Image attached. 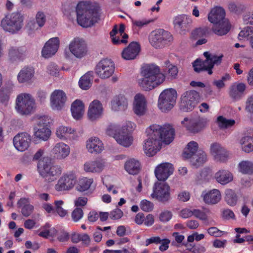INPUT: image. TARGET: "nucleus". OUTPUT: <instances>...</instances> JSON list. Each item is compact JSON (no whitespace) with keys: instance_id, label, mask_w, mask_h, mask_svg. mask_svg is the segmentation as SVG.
Instances as JSON below:
<instances>
[{"instance_id":"obj_50","label":"nucleus","mask_w":253,"mask_h":253,"mask_svg":"<svg viewBox=\"0 0 253 253\" xmlns=\"http://www.w3.org/2000/svg\"><path fill=\"white\" fill-rule=\"evenodd\" d=\"M225 200L229 205L233 206L237 203V196L232 190L228 189L225 191Z\"/></svg>"},{"instance_id":"obj_24","label":"nucleus","mask_w":253,"mask_h":253,"mask_svg":"<svg viewBox=\"0 0 253 253\" xmlns=\"http://www.w3.org/2000/svg\"><path fill=\"white\" fill-rule=\"evenodd\" d=\"M140 49V45L138 42H131L123 50L122 56L126 60L134 59L138 55Z\"/></svg>"},{"instance_id":"obj_60","label":"nucleus","mask_w":253,"mask_h":253,"mask_svg":"<svg viewBox=\"0 0 253 253\" xmlns=\"http://www.w3.org/2000/svg\"><path fill=\"white\" fill-rule=\"evenodd\" d=\"M47 70L48 73L53 76H57L60 71V68L53 63H51L48 65Z\"/></svg>"},{"instance_id":"obj_4","label":"nucleus","mask_w":253,"mask_h":253,"mask_svg":"<svg viewBox=\"0 0 253 253\" xmlns=\"http://www.w3.org/2000/svg\"><path fill=\"white\" fill-rule=\"evenodd\" d=\"M198 149V143L194 141H190L187 145L182 153V156L186 159H190L191 164L196 167H200L207 161V155L205 152Z\"/></svg>"},{"instance_id":"obj_9","label":"nucleus","mask_w":253,"mask_h":253,"mask_svg":"<svg viewBox=\"0 0 253 253\" xmlns=\"http://www.w3.org/2000/svg\"><path fill=\"white\" fill-rule=\"evenodd\" d=\"M177 98L176 91L173 88L166 89L162 91L158 99V107L163 112L171 109Z\"/></svg>"},{"instance_id":"obj_8","label":"nucleus","mask_w":253,"mask_h":253,"mask_svg":"<svg viewBox=\"0 0 253 253\" xmlns=\"http://www.w3.org/2000/svg\"><path fill=\"white\" fill-rule=\"evenodd\" d=\"M35 105V100L28 93H21L16 98L15 109L21 115L31 114Z\"/></svg>"},{"instance_id":"obj_2","label":"nucleus","mask_w":253,"mask_h":253,"mask_svg":"<svg viewBox=\"0 0 253 253\" xmlns=\"http://www.w3.org/2000/svg\"><path fill=\"white\" fill-rule=\"evenodd\" d=\"M99 3L90 1L79 2L76 8L77 23L83 28L93 26L100 19Z\"/></svg>"},{"instance_id":"obj_40","label":"nucleus","mask_w":253,"mask_h":253,"mask_svg":"<svg viewBox=\"0 0 253 253\" xmlns=\"http://www.w3.org/2000/svg\"><path fill=\"white\" fill-rule=\"evenodd\" d=\"M215 25L212 28V30L215 34L218 36L225 35L230 31V26L228 21L224 22L223 23H221V25L219 24Z\"/></svg>"},{"instance_id":"obj_52","label":"nucleus","mask_w":253,"mask_h":253,"mask_svg":"<svg viewBox=\"0 0 253 253\" xmlns=\"http://www.w3.org/2000/svg\"><path fill=\"white\" fill-rule=\"evenodd\" d=\"M74 132V130L71 127H67L65 126H60L56 130V135L60 139L66 138L67 134H71Z\"/></svg>"},{"instance_id":"obj_22","label":"nucleus","mask_w":253,"mask_h":253,"mask_svg":"<svg viewBox=\"0 0 253 253\" xmlns=\"http://www.w3.org/2000/svg\"><path fill=\"white\" fill-rule=\"evenodd\" d=\"M133 110L134 113L138 116L145 115L147 111V102L143 95L140 93L135 95Z\"/></svg>"},{"instance_id":"obj_55","label":"nucleus","mask_w":253,"mask_h":253,"mask_svg":"<svg viewBox=\"0 0 253 253\" xmlns=\"http://www.w3.org/2000/svg\"><path fill=\"white\" fill-rule=\"evenodd\" d=\"M84 215L83 210L80 208H76L72 212L71 217L74 222H78Z\"/></svg>"},{"instance_id":"obj_43","label":"nucleus","mask_w":253,"mask_h":253,"mask_svg":"<svg viewBox=\"0 0 253 253\" xmlns=\"http://www.w3.org/2000/svg\"><path fill=\"white\" fill-rule=\"evenodd\" d=\"M211 29L208 27L197 28L191 33V37L194 39H197L203 37H206L210 34Z\"/></svg>"},{"instance_id":"obj_23","label":"nucleus","mask_w":253,"mask_h":253,"mask_svg":"<svg viewBox=\"0 0 253 253\" xmlns=\"http://www.w3.org/2000/svg\"><path fill=\"white\" fill-rule=\"evenodd\" d=\"M192 19L191 17L185 14L178 15L173 20L174 27L181 32H187L190 29Z\"/></svg>"},{"instance_id":"obj_47","label":"nucleus","mask_w":253,"mask_h":253,"mask_svg":"<svg viewBox=\"0 0 253 253\" xmlns=\"http://www.w3.org/2000/svg\"><path fill=\"white\" fill-rule=\"evenodd\" d=\"M161 32L160 36V48L167 44L168 42H170L172 40V37L170 33L163 29H159Z\"/></svg>"},{"instance_id":"obj_42","label":"nucleus","mask_w":253,"mask_h":253,"mask_svg":"<svg viewBox=\"0 0 253 253\" xmlns=\"http://www.w3.org/2000/svg\"><path fill=\"white\" fill-rule=\"evenodd\" d=\"M93 182L92 178L83 177L79 179L76 189L80 192H84L88 190Z\"/></svg>"},{"instance_id":"obj_18","label":"nucleus","mask_w":253,"mask_h":253,"mask_svg":"<svg viewBox=\"0 0 253 253\" xmlns=\"http://www.w3.org/2000/svg\"><path fill=\"white\" fill-rule=\"evenodd\" d=\"M69 49L71 52L78 58H82L85 55L87 48L84 42L75 38L69 44Z\"/></svg>"},{"instance_id":"obj_10","label":"nucleus","mask_w":253,"mask_h":253,"mask_svg":"<svg viewBox=\"0 0 253 253\" xmlns=\"http://www.w3.org/2000/svg\"><path fill=\"white\" fill-rule=\"evenodd\" d=\"M51 119L47 116H40L38 118L37 126L34 127V135L39 139L46 141L51 135L49 125Z\"/></svg>"},{"instance_id":"obj_15","label":"nucleus","mask_w":253,"mask_h":253,"mask_svg":"<svg viewBox=\"0 0 253 253\" xmlns=\"http://www.w3.org/2000/svg\"><path fill=\"white\" fill-rule=\"evenodd\" d=\"M77 177L73 172L64 174L55 185V189L58 192L72 189L77 182Z\"/></svg>"},{"instance_id":"obj_46","label":"nucleus","mask_w":253,"mask_h":253,"mask_svg":"<svg viewBox=\"0 0 253 253\" xmlns=\"http://www.w3.org/2000/svg\"><path fill=\"white\" fill-rule=\"evenodd\" d=\"M217 122L219 126L221 128H227L234 126L235 121L233 119H227L222 116H220L217 118Z\"/></svg>"},{"instance_id":"obj_3","label":"nucleus","mask_w":253,"mask_h":253,"mask_svg":"<svg viewBox=\"0 0 253 253\" xmlns=\"http://www.w3.org/2000/svg\"><path fill=\"white\" fill-rule=\"evenodd\" d=\"M142 78L138 80L139 86L145 91L152 90L163 83L165 76L161 72L159 66L149 64L144 66L141 72Z\"/></svg>"},{"instance_id":"obj_34","label":"nucleus","mask_w":253,"mask_h":253,"mask_svg":"<svg viewBox=\"0 0 253 253\" xmlns=\"http://www.w3.org/2000/svg\"><path fill=\"white\" fill-rule=\"evenodd\" d=\"M204 201L208 204H215L221 199L220 191L217 189H213L208 193L202 194Z\"/></svg>"},{"instance_id":"obj_21","label":"nucleus","mask_w":253,"mask_h":253,"mask_svg":"<svg viewBox=\"0 0 253 253\" xmlns=\"http://www.w3.org/2000/svg\"><path fill=\"white\" fill-rule=\"evenodd\" d=\"M225 10L220 6H216L212 8L208 15V19L210 22L214 24H219L227 21L225 19Z\"/></svg>"},{"instance_id":"obj_33","label":"nucleus","mask_w":253,"mask_h":253,"mask_svg":"<svg viewBox=\"0 0 253 253\" xmlns=\"http://www.w3.org/2000/svg\"><path fill=\"white\" fill-rule=\"evenodd\" d=\"M35 71L33 68L25 67L21 70L18 76L17 79L19 83H29L34 77Z\"/></svg>"},{"instance_id":"obj_38","label":"nucleus","mask_w":253,"mask_h":253,"mask_svg":"<svg viewBox=\"0 0 253 253\" xmlns=\"http://www.w3.org/2000/svg\"><path fill=\"white\" fill-rule=\"evenodd\" d=\"M215 178L218 183L225 185L233 180V175L228 170H220L215 173Z\"/></svg>"},{"instance_id":"obj_5","label":"nucleus","mask_w":253,"mask_h":253,"mask_svg":"<svg viewBox=\"0 0 253 253\" xmlns=\"http://www.w3.org/2000/svg\"><path fill=\"white\" fill-rule=\"evenodd\" d=\"M129 130L126 126H123L121 128L119 126L115 124L109 125L106 130V133L112 136L117 143L125 147H129L133 141L132 137L128 134Z\"/></svg>"},{"instance_id":"obj_29","label":"nucleus","mask_w":253,"mask_h":253,"mask_svg":"<svg viewBox=\"0 0 253 253\" xmlns=\"http://www.w3.org/2000/svg\"><path fill=\"white\" fill-rule=\"evenodd\" d=\"M104 162L101 159L86 162L84 165V169L86 172H100L104 167Z\"/></svg>"},{"instance_id":"obj_45","label":"nucleus","mask_w":253,"mask_h":253,"mask_svg":"<svg viewBox=\"0 0 253 253\" xmlns=\"http://www.w3.org/2000/svg\"><path fill=\"white\" fill-rule=\"evenodd\" d=\"M161 32L159 29L152 32L149 36V40L151 44L154 47L160 48V36Z\"/></svg>"},{"instance_id":"obj_6","label":"nucleus","mask_w":253,"mask_h":253,"mask_svg":"<svg viewBox=\"0 0 253 253\" xmlns=\"http://www.w3.org/2000/svg\"><path fill=\"white\" fill-rule=\"evenodd\" d=\"M23 16L19 12L6 15L1 20L0 25L4 31L14 34L19 31L23 25Z\"/></svg>"},{"instance_id":"obj_25","label":"nucleus","mask_w":253,"mask_h":253,"mask_svg":"<svg viewBox=\"0 0 253 253\" xmlns=\"http://www.w3.org/2000/svg\"><path fill=\"white\" fill-rule=\"evenodd\" d=\"M25 52L24 47H11L8 50V59L12 63L22 61L25 58Z\"/></svg>"},{"instance_id":"obj_13","label":"nucleus","mask_w":253,"mask_h":253,"mask_svg":"<svg viewBox=\"0 0 253 253\" xmlns=\"http://www.w3.org/2000/svg\"><path fill=\"white\" fill-rule=\"evenodd\" d=\"M151 197L163 203L168 202L170 198L169 186L164 182L155 183Z\"/></svg>"},{"instance_id":"obj_35","label":"nucleus","mask_w":253,"mask_h":253,"mask_svg":"<svg viewBox=\"0 0 253 253\" xmlns=\"http://www.w3.org/2000/svg\"><path fill=\"white\" fill-rule=\"evenodd\" d=\"M114 111L125 110L127 107V101L124 95H119L114 98L111 102Z\"/></svg>"},{"instance_id":"obj_57","label":"nucleus","mask_w":253,"mask_h":253,"mask_svg":"<svg viewBox=\"0 0 253 253\" xmlns=\"http://www.w3.org/2000/svg\"><path fill=\"white\" fill-rule=\"evenodd\" d=\"M54 204L56 211L58 214L61 217H64L67 214V212L61 207V206L63 204V201L62 200L55 201Z\"/></svg>"},{"instance_id":"obj_36","label":"nucleus","mask_w":253,"mask_h":253,"mask_svg":"<svg viewBox=\"0 0 253 253\" xmlns=\"http://www.w3.org/2000/svg\"><path fill=\"white\" fill-rule=\"evenodd\" d=\"M124 167L129 174L135 175L138 174L140 170V163L134 159H130L126 162Z\"/></svg>"},{"instance_id":"obj_54","label":"nucleus","mask_w":253,"mask_h":253,"mask_svg":"<svg viewBox=\"0 0 253 253\" xmlns=\"http://www.w3.org/2000/svg\"><path fill=\"white\" fill-rule=\"evenodd\" d=\"M140 207L143 211L150 212L153 210L154 204L151 202L144 199L140 202Z\"/></svg>"},{"instance_id":"obj_61","label":"nucleus","mask_w":253,"mask_h":253,"mask_svg":"<svg viewBox=\"0 0 253 253\" xmlns=\"http://www.w3.org/2000/svg\"><path fill=\"white\" fill-rule=\"evenodd\" d=\"M9 99V92L7 89H1L0 90V103L6 104Z\"/></svg>"},{"instance_id":"obj_51","label":"nucleus","mask_w":253,"mask_h":253,"mask_svg":"<svg viewBox=\"0 0 253 253\" xmlns=\"http://www.w3.org/2000/svg\"><path fill=\"white\" fill-rule=\"evenodd\" d=\"M223 56L222 54L217 56L213 55L211 56V58L209 62V74L211 75L212 74V68L214 65H218L221 63Z\"/></svg>"},{"instance_id":"obj_62","label":"nucleus","mask_w":253,"mask_h":253,"mask_svg":"<svg viewBox=\"0 0 253 253\" xmlns=\"http://www.w3.org/2000/svg\"><path fill=\"white\" fill-rule=\"evenodd\" d=\"M172 214L171 211H162L159 215V219L161 222H167L170 220L172 218Z\"/></svg>"},{"instance_id":"obj_58","label":"nucleus","mask_w":253,"mask_h":253,"mask_svg":"<svg viewBox=\"0 0 253 253\" xmlns=\"http://www.w3.org/2000/svg\"><path fill=\"white\" fill-rule=\"evenodd\" d=\"M207 232L210 236L214 237H220L223 235L224 231L219 230L216 227L213 226L208 228Z\"/></svg>"},{"instance_id":"obj_26","label":"nucleus","mask_w":253,"mask_h":253,"mask_svg":"<svg viewBox=\"0 0 253 253\" xmlns=\"http://www.w3.org/2000/svg\"><path fill=\"white\" fill-rule=\"evenodd\" d=\"M211 152L217 161L225 162L228 157L227 151L218 143H213L211 145Z\"/></svg>"},{"instance_id":"obj_64","label":"nucleus","mask_w":253,"mask_h":253,"mask_svg":"<svg viewBox=\"0 0 253 253\" xmlns=\"http://www.w3.org/2000/svg\"><path fill=\"white\" fill-rule=\"evenodd\" d=\"M253 33V27H246L244 28L239 34V38H247Z\"/></svg>"},{"instance_id":"obj_53","label":"nucleus","mask_w":253,"mask_h":253,"mask_svg":"<svg viewBox=\"0 0 253 253\" xmlns=\"http://www.w3.org/2000/svg\"><path fill=\"white\" fill-rule=\"evenodd\" d=\"M228 9L230 12L239 14L244 10L245 6L241 4H236L233 2H231L228 4Z\"/></svg>"},{"instance_id":"obj_44","label":"nucleus","mask_w":253,"mask_h":253,"mask_svg":"<svg viewBox=\"0 0 253 253\" xmlns=\"http://www.w3.org/2000/svg\"><path fill=\"white\" fill-rule=\"evenodd\" d=\"M193 67L194 71L197 73H200L202 71H207L209 74V65L205 63L204 60L200 59H197L193 63Z\"/></svg>"},{"instance_id":"obj_12","label":"nucleus","mask_w":253,"mask_h":253,"mask_svg":"<svg viewBox=\"0 0 253 253\" xmlns=\"http://www.w3.org/2000/svg\"><path fill=\"white\" fill-rule=\"evenodd\" d=\"M114 62L107 58L101 60L95 68L96 74L101 79L109 78L114 73Z\"/></svg>"},{"instance_id":"obj_11","label":"nucleus","mask_w":253,"mask_h":253,"mask_svg":"<svg viewBox=\"0 0 253 253\" xmlns=\"http://www.w3.org/2000/svg\"><path fill=\"white\" fill-rule=\"evenodd\" d=\"M198 93L195 90L185 92L181 97L180 109L184 112L192 110L197 103Z\"/></svg>"},{"instance_id":"obj_32","label":"nucleus","mask_w":253,"mask_h":253,"mask_svg":"<svg viewBox=\"0 0 253 253\" xmlns=\"http://www.w3.org/2000/svg\"><path fill=\"white\" fill-rule=\"evenodd\" d=\"M52 152L57 159H64L70 153V147L64 143H58L53 148Z\"/></svg>"},{"instance_id":"obj_28","label":"nucleus","mask_w":253,"mask_h":253,"mask_svg":"<svg viewBox=\"0 0 253 253\" xmlns=\"http://www.w3.org/2000/svg\"><path fill=\"white\" fill-rule=\"evenodd\" d=\"M246 87V85L244 83H234L230 86V96L235 100L240 99L243 95Z\"/></svg>"},{"instance_id":"obj_19","label":"nucleus","mask_w":253,"mask_h":253,"mask_svg":"<svg viewBox=\"0 0 253 253\" xmlns=\"http://www.w3.org/2000/svg\"><path fill=\"white\" fill-rule=\"evenodd\" d=\"M60 44L58 37L50 38L44 44L42 54L43 57L47 58L54 55L57 51Z\"/></svg>"},{"instance_id":"obj_49","label":"nucleus","mask_w":253,"mask_h":253,"mask_svg":"<svg viewBox=\"0 0 253 253\" xmlns=\"http://www.w3.org/2000/svg\"><path fill=\"white\" fill-rule=\"evenodd\" d=\"M118 27L116 25L114 26L112 31L110 32V36L112 38V42L114 44L118 45L121 43L126 44L127 42V40L126 39H120L118 36H116L118 33Z\"/></svg>"},{"instance_id":"obj_30","label":"nucleus","mask_w":253,"mask_h":253,"mask_svg":"<svg viewBox=\"0 0 253 253\" xmlns=\"http://www.w3.org/2000/svg\"><path fill=\"white\" fill-rule=\"evenodd\" d=\"M86 148L91 153H100L104 149L102 141L95 137H91L87 141Z\"/></svg>"},{"instance_id":"obj_14","label":"nucleus","mask_w":253,"mask_h":253,"mask_svg":"<svg viewBox=\"0 0 253 253\" xmlns=\"http://www.w3.org/2000/svg\"><path fill=\"white\" fill-rule=\"evenodd\" d=\"M181 124L186 129L192 133H197L204 128L207 124V119L201 117L188 119L185 117Z\"/></svg>"},{"instance_id":"obj_63","label":"nucleus","mask_w":253,"mask_h":253,"mask_svg":"<svg viewBox=\"0 0 253 253\" xmlns=\"http://www.w3.org/2000/svg\"><path fill=\"white\" fill-rule=\"evenodd\" d=\"M123 215V212L119 209H115L111 211L109 217L111 219L116 220L121 218Z\"/></svg>"},{"instance_id":"obj_48","label":"nucleus","mask_w":253,"mask_h":253,"mask_svg":"<svg viewBox=\"0 0 253 253\" xmlns=\"http://www.w3.org/2000/svg\"><path fill=\"white\" fill-rule=\"evenodd\" d=\"M243 150L247 153H250L253 151V138L247 136L242 139Z\"/></svg>"},{"instance_id":"obj_39","label":"nucleus","mask_w":253,"mask_h":253,"mask_svg":"<svg viewBox=\"0 0 253 253\" xmlns=\"http://www.w3.org/2000/svg\"><path fill=\"white\" fill-rule=\"evenodd\" d=\"M239 171L244 174H253V163L248 160L242 161L238 164Z\"/></svg>"},{"instance_id":"obj_1","label":"nucleus","mask_w":253,"mask_h":253,"mask_svg":"<svg viewBox=\"0 0 253 253\" xmlns=\"http://www.w3.org/2000/svg\"><path fill=\"white\" fill-rule=\"evenodd\" d=\"M148 137L143 145L145 153L149 157L155 155L161 148V141L169 144L174 139L175 130L169 124L163 126L153 125L146 129Z\"/></svg>"},{"instance_id":"obj_31","label":"nucleus","mask_w":253,"mask_h":253,"mask_svg":"<svg viewBox=\"0 0 253 253\" xmlns=\"http://www.w3.org/2000/svg\"><path fill=\"white\" fill-rule=\"evenodd\" d=\"M83 102L79 99L75 100L71 105V111L73 117L76 120H80L82 117L84 111Z\"/></svg>"},{"instance_id":"obj_20","label":"nucleus","mask_w":253,"mask_h":253,"mask_svg":"<svg viewBox=\"0 0 253 253\" xmlns=\"http://www.w3.org/2000/svg\"><path fill=\"white\" fill-rule=\"evenodd\" d=\"M172 165L165 163L158 166L155 170V174L159 181H165L173 173Z\"/></svg>"},{"instance_id":"obj_16","label":"nucleus","mask_w":253,"mask_h":253,"mask_svg":"<svg viewBox=\"0 0 253 253\" xmlns=\"http://www.w3.org/2000/svg\"><path fill=\"white\" fill-rule=\"evenodd\" d=\"M50 100L51 107L53 110H61L65 106L67 96L62 90L56 89L51 93Z\"/></svg>"},{"instance_id":"obj_56","label":"nucleus","mask_w":253,"mask_h":253,"mask_svg":"<svg viewBox=\"0 0 253 253\" xmlns=\"http://www.w3.org/2000/svg\"><path fill=\"white\" fill-rule=\"evenodd\" d=\"M42 27H40L34 20L29 21L26 27L29 35L32 34L34 31Z\"/></svg>"},{"instance_id":"obj_27","label":"nucleus","mask_w":253,"mask_h":253,"mask_svg":"<svg viewBox=\"0 0 253 253\" xmlns=\"http://www.w3.org/2000/svg\"><path fill=\"white\" fill-rule=\"evenodd\" d=\"M103 111L102 105L97 100H93L89 105L88 111V117L89 120L94 121L99 118Z\"/></svg>"},{"instance_id":"obj_17","label":"nucleus","mask_w":253,"mask_h":253,"mask_svg":"<svg viewBox=\"0 0 253 253\" xmlns=\"http://www.w3.org/2000/svg\"><path fill=\"white\" fill-rule=\"evenodd\" d=\"M31 142V137L27 132L18 133L13 139V143L15 148L21 152L27 150L29 148Z\"/></svg>"},{"instance_id":"obj_59","label":"nucleus","mask_w":253,"mask_h":253,"mask_svg":"<svg viewBox=\"0 0 253 253\" xmlns=\"http://www.w3.org/2000/svg\"><path fill=\"white\" fill-rule=\"evenodd\" d=\"M36 22L40 27H43L46 22V17L42 11H39L36 15Z\"/></svg>"},{"instance_id":"obj_7","label":"nucleus","mask_w":253,"mask_h":253,"mask_svg":"<svg viewBox=\"0 0 253 253\" xmlns=\"http://www.w3.org/2000/svg\"><path fill=\"white\" fill-rule=\"evenodd\" d=\"M38 170L40 174L49 181H52L61 174L62 169L57 165H53L50 162L40 161L38 164Z\"/></svg>"},{"instance_id":"obj_37","label":"nucleus","mask_w":253,"mask_h":253,"mask_svg":"<svg viewBox=\"0 0 253 253\" xmlns=\"http://www.w3.org/2000/svg\"><path fill=\"white\" fill-rule=\"evenodd\" d=\"M18 207L21 209V213L25 217H28L32 213L34 207L29 204L27 198H21L17 202Z\"/></svg>"},{"instance_id":"obj_41","label":"nucleus","mask_w":253,"mask_h":253,"mask_svg":"<svg viewBox=\"0 0 253 253\" xmlns=\"http://www.w3.org/2000/svg\"><path fill=\"white\" fill-rule=\"evenodd\" d=\"M92 74V72H88L80 78L79 81V85L82 89L87 90L90 87Z\"/></svg>"}]
</instances>
